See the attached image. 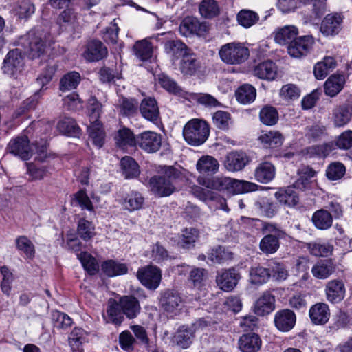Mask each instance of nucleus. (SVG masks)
Instances as JSON below:
<instances>
[{
    "label": "nucleus",
    "instance_id": "1",
    "mask_svg": "<svg viewBox=\"0 0 352 352\" xmlns=\"http://www.w3.org/2000/svg\"><path fill=\"white\" fill-rule=\"evenodd\" d=\"M182 179L181 171L173 166H165L160 175L150 179L148 186L155 197H168L178 190L179 183Z\"/></svg>",
    "mask_w": 352,
    "mask_h": 352
},
{
    "label": "nucleus",
    "instance_id": "2",
    "mask_svg": "<svg viewBox=\"0 0 352 352\" xmlns=\"http://www.w3.org/2000/svg\"><path fill=\"white\" fill-rule=\"evenodd\" d=\"M166 51L173 60L181 58L179 69L184 76L198 75L202 65L187 45H166Z\"/></svg>",
    "mask_w": 352,
    "mask_h": 352
},
{
    "label": "nucleus",
    "instance_id": "3",
    "mask_svg": "<svg viewBox=\"0 0 352 352\" xmlns=\"http://www.w3.org/2000/svg\"><path fill=\"white\" fill-rule=\"evenodd\" d=\"M210 134L208 123L200 119H192L184 126L183 136L185 141L192 146L203 144Z\"/></svg>",
    "mask_w": 352,
    "mask_h": 352
},
{
    "label": "nucleus",
    "instance_id": "4",
    "mask_svg": "<svg viewBox=\"0 0 352 352\" xmlns=\"http://www.w3.org/2000/svg\"><path fill=\"white\" fill-rule=\"evenodd\" d=\"M273 36L277 44H313L315 42L311 35L298 36V28L292 25L277 28Z\"/></svg>",
    "mask_w": 352,
    "mask_h": 352
},
{
    "label": "nucleus",
    "instance_id": "5",
    "mask_svg": "<svg viewBox=\"0 0 352 352\" xmlns=\"http://www.w3.org/2000/svg\"><path fill=\"white\" fill-rule=\"evenodd\" d=\"M221 60L228 64H241L250 56L249 49L245 45H222L219 50Z\"/></svg>",
    "mask_w": 352,
    "mask_h": 352
},
{
    "label": "nucleus",
    "instance_id": "6",
    "mask_svg": "<svg viewBox=\"0 0 352 352\" xmlns=\"http://www.w3.org/2000/svg\"><path fill=\"white\" fill-rule=\"evenodd\" d=\"M7 148L10 153L23 160H29L34 152L30 145V140L25 133L10 140Z\"/></svg>",
    "mask_w": 352,
    "mask_h": 352
},
{
    "label": "nucleus",
    "instance_id": "7",
    "mask_svg": "<svg viewBox=\"0 0 352 352\" xmlns=\"http://www.w3.org/2000/svg\"><path fill=\"white\" fill-rule=\"evenodd\" d=\"M137 277L143 285L150 289H155L160 284L162 272L157 267L148 265L138 270Z\"/></svg>",
    "mask_w": 352,
    "mask_h": 352
},
{
    "label": "nucleus",
    "instance_id": "8",
    "mask_svg": "<svg viewBox=\"0 0 352 352\" xmlns=\"http://www.w3.org/2000/svg\"><path fill=\"white\" fill-rule=\"evenodd\" d=\"M209 25L206 22H200L197 18L187 16L179 25V32L185 36L196 34L204 36L209 30Z\"/></svg>",
    "mask_w": 352,
    "mask_h": 352
},
{
    "label": "nucleus",
    "instance_id": "9",
    "mask_svg": "<svg viewBox=\"0 0 352 352\" xmlns=\"http://www.w3.org/2000/svg\"><path fill=\"white\" fill-rule=\"evenodd\" d=\"M23 57L18 49L10 50L3 60V71L10 76L20 73L23 68Z\"/></svg>",
    "mask_w": 352,
    "mask_h": 352
},
{
    "label": "nucleus",
    "instance_id": "10",
    "mask_svg": "<svg viewBox=\"0 0 352 352\" xmlns=\"http://www.w3.org/2000/svg\"><path fill=\"white\" fill-rule=\"evenodd\" d=\"M137 145L147 153H155L161 147L162 137L155 132L146 131L138 135Z\"/></svg>",
    "mask_w": 352,
    "mask_h": 352
},
{
    "label": "nucleus",
    "instance_id": "11",
    "mask_svg": "<svg viewBox=\"0 0 352 352\" xmlns=\"http://www.w3.org/2000/svg\"><path fill=\"white\" fill-rule=\"evenodd\" d=\"M241 276L235 269L230 268L219 272L216 282L219 288L225 292H230L236 286Z\"/></svg>",
    "mask_w": 352,
    "mask_h": 352
},
{
    "label": "nucleus",
    "instance_id": "12",
    "mask_svg": "<svg viewBox=\"0 0 352 352\" xmlns=\"http://www.w3.org/2000/svg\"><path fill=\"white\" fill-rule=\"evenodd\" d=\"M118 302L122 312L129 319L135 318L140 313V302L132 295L122 296Z\"/></svg>",
    "mask_w": 352,
    "mask_h": 352
},
{
    "label": "nucleus",
    "instance_id": "13",
    "mask_svg": "<svg viewBox=\"0 0 352 352\" xmlns=\"http://www.w3.org/2000/svg\"><path fill=\"white\" fill-rule=\"evenodd\" d=\"M250 162L248 155L241 151H232L226 156L225 167L228 171L236 172L241 170Z\"/></svg>",
    "mask_w": 352,
    "mask_h": 352
},
{
    "label": "nucleus",
    "instance_id": "14",
    "mask_svg": "<svg viewBox=\"0 0 352 352\" xmlns=\"http://www.w3.org/2000/svg\"><path fill=\"white\" fill-rule=\"evenodd\" d=\"M342 16L338 13L327 14L322 22L321 32L326 36H333L338 34L342 28Z\"/></svg>",
    "mask_w": 352,
    "mask_h": 352
},
{
    "label": "nucleus",
    "instance_id": "15",
    "mask_svg": "<svg viewBox=\"0 0 352 352\" xmlns=\"http://www.w3.org/2000/svg\"><path fill=\"white\" fill-rule=\"evenodd\" d=\"M352 118V104L346 102L336 107L332 111V120L336 127L346 125Z\"/></svg>",
    "mask_w": 352,
    "mask_h": 352
},
{
    "label": "nucleus",
    "instance_id": "16",
    "mask_svg": "<svg viewBox=\"0 0 352 352\" xmlns=\"http://www.w3.org/2000/svg\"><path fill=\"white\" fill-rule=\"evenodd\" d=\"M275 309V297L269 292H264L255 302L254 311L258 316H263L272 312Z\"/></svg>",
    "mask_w": 352,
    "mask_h": 352
},
{
    "label": "nucleus",
    "instance_id": "17",
    "mask_svg": "<svg viewBox=\"0 0 352 352\" xmlns=\"http://www.w3.org/2000/svg\"><path fill=\"white\" fill-rule=\"evenodd\" d=\"M296 314L290 309H283L275 314L274 323L278 329L289 331L295 325Z\"/></svg>",
    "mask_w": 352,
    "mask_h": 352
},
{
    "label": "nucleus",
    "instance_id": "18",
    "mask_svg": "<svg viewBox=\"0 0 352 352\" xmlns=\"http://www.w3.org/2000/svg\"><path fill=\"white\" fill-rule=\"evenodd\" d=\"M238 344L241 352H258L261 349L262 340L258 334L245 333L239 338Z\"/></svg>",
    "mask_w": 352,
    "mask_h": 352
},
{
    "label": "nucleus",
    "instance_id": "19",
    "mask_svg": "<svg viewBox=\"0 0 352 352\" xmlns=\"http://www.w3.org/2000/svg\"><path fill=\"white\" fill-rule=\"evenodd\" d=\"M160 304L166 311L173 313L180 309L182 300L177 292L168 289L163 294Z\"/></svg>",
    "mask_w": 352,
    "mask_h": 352
},
{
    "label": "nucleus",
    "instance_id": "20",
    "mask_svg": "<svg viewBox=\"0 0 352 352\" xmlns=\"http://www.w3.org/2000/svg\"><path fill=\"white\" fill-rule=\"evenodd\" d=\"M114 139L119 148L127 151L129 148H133L137 145L138 136L135 137L129 129L124 127L118 131Z\"/></svg>",
    "mask_w": 352,
    "mask_h": 352
},
{
    "label": "nucleus",
    "instance_id": "21",
    "mask_svg": "<svg viewBox=\"0 0 352 352\" xmlns=\"http://www.w3.org/2000/svg\"><path fill=\"white\" fill-rule=\"evenodd\" d=\"M325 291L329 302L332 303L340 302L345 295L344 284L340 280H331L327 283Z\"/></svg>",
    "mask_w": 352,
    "mask_h": 352
},
{
    "label": "nucleus",
    "instance_id": "22",
    "mask_svg": "<svg viewBox=\"0 0 352 352\" xmlns=\"http://www.w3.org/2000/svg\"><path fill=\"white\" fill-rule=\"evenodd\" d=\"M157 80L167 91L175 95L181 96L185 99H190V94L184 91L182 87L177 85V82L164 74H160L157 76Z\"/></svg>",
    "mask_w": 352,
    "mask_h": 352
},
{
    "label": "nucleus",
    "instance_id": "23",
    "mask_svg": "<svg viewBox=\"0 0 352 352\" xmlns=\"http://www.w3.org/2000/svg\"><path fill=\"white\" fill-rule=\"evenodd\" d=\"M330 311L327 304L323 302L316 303L309 309V317L315 324H324L329 319Z\"/></svg>",
    "mask_w": 352,
    "mask_h": 352
},
{
    "label": "nucleus",
    "instance_id": "24",
    "mask_svg": "<svg viewBox=\"0 0 352 352\" xmlns=\"http://www.w3.org/2000/svg\"><path fill=\"white\" fill-rule=\"evenodd\" d=\"M140 111L142 116L151 122L156 121L160 116L157 101L153 98H144L140 105Z\"/></svg>",
    "mask_w": 352,
    "mask_h": 352
},
{
    "label": "nucleus",
    "instance_id": "25",
    "mask_svg": "<svg viewBox=\"0 0 352 352\" xmlns=\"http://www.w3.org/2000/svg\"><path fill=\"white\" fill-rule=\"evenodd\" d=\"M118 302L115 300H109L107 304L106 314H103V318L107 323H112L120 325L124 320Z\"/></svg>",
    "mask_w": 352,
    "mask_h": 352
},
{
    "label": "nucleus",
    "instance_id": "26",
    "mask_svg": "<svg viewBox=\"0 0 352 352\" xmlns=\"http://www.w3.org/2000/svg\"><path fill=\"white\" fill-rule=\"evenodd\" d=\"M226 192L230 195L246 193L256 190L257 185L244 180L229 177Z\"/></svg>",
    "mask_w": 352,
    "mask_h": 352
},
{
    "label": "nucleus",
    "instance_id": "27",
    "mask_svg": "<svg viewBox=\"0 0 352 352\" xmlns=\"http://www.w3.org/2000/svg\"><path fill=\"white\" fill-rule=\"evenodd\" d=\"M254 74L259 78L272 80L277 76V67L271 60L264 61L255 67Z\"/></svg>",
    "mask_w": 352,
    "mask_h": 352
},
{
    "label": "nucleus",
    "instance_id": "28",
    "mask_svg": "<svg viewBox=\"0 0 352 352\" xmlns=\"http://www.w3.org/2000/svg\"><path fill=\"white\" fill-rule=\"evenodd\" d=\"M335 271V266L331 260H321L316 263L311 267L313 276L318 279H326Z\"/></svg>",
    "mask_w": 352,
    "mask_h": 352
},
{
    "label": "nucleus",
    "instance_id": "29",
    "mask_svg": "<svg viewBox=\"0 0 352 352\" xmlns=\"http://www.w3.org/2000/svg\"><path fill=\"white\" fill-rule=\"evenodd\" d=\"M120 203L124 208L129 212L140 210L144 203V198L141 193L137 191H131L124 197Z\"/></svg>",
    "mask_w": 352,
    "mask_h": 352
},
{
    "label": "nucleus",
    "instance_id": "30",
    "mask_svg": "<svg viewBox=\"0 0 352 352\" xmlns=\"http://www.w3.org/2000/svg\"><path fill=\"white\" fill-rule=\"evenodd\" d=\"M344 84L345 77L343 75L333 74L324 83V92L327 95L333 97L343 89Z\"/></svg>",
    "mask_w": 352,
    "mask_h": 352
},
{
    "label": "nucleus",
    "instance_id": "31",
    "mask_svg": "<svg viewBox=\"0 0 352 352\" xmlns=\"http://www.w3.org/2000/svg\"><path fill=\"white\" fill-rule=\"evenodd\" d=\"M276 168L274 166L268 162L261 163L255 170V177L261 183L267 184L271 182L275 177Z\"/></svg>",
    "mask_w": 352,
    "mask_h": 352
},
{
    "label": "nucleus",
    "instance_id": "32",
    "mask_svg": "<svg viewBox=\"0 0 352 352\" xmlns=\"http://www.w3.org/2000/svg\"><path fill=\"white\" fill-rule=\"evenodd\" d=\"M103 274L109 277H114L127 273L128 267L124 263L114 260H107L101 265Z\"/></svg>",
    "mask_w": 352,
    "mask_h": 352
},
{
    "label": "nucleus",
    "instance_id": "33",
    "mask_svg": "<svg viewBox=\"0 0 352 352\" xmlns=\"http://www.w3.org/2000/svg\"><path fill=\"white\" fill-rule=\"evenodd\" d=\"M219 168V164L218 161L210 155L202 156L196 164V168L201 174H214L218 171Z\"/></svg>",
    "mask_w": 352,
    "mask_h": 352
},
{
    "label": "nucleus",
    "instance_id": "34",
    "mask_svg": "<svg viewBox=\"0 0 352 352\" xmlns=\"http://www.w3.org/2000/svg\"><path fill=\"white\" fill-rule=\"evenodd\" d=\"M311 221L316 228L324 230L331 227L333 216L327 210L320 209L313 214Z\"/></svg>",
    "mask_w": 352,
    "mask_h": 352
},
{
    "label": "nucleus",
    "instance_id": "35",
    "mask_svg": "<svg viewBox=\"0 0 352 352\" xmlns=\"http://www.w3.org/2000/svg\"><path fill=\"white\" fill-rule=\"evenodd\" d=\"M193 337L192 329L184 325L179 327L175 333L173 341L178 346L182 349H187L192 344Z\"/></svg>",
    "mask_w": 352,
    "mask_h": 352
},
{
    "label": "nucleus",
    "instance_id": "36",
    "mask_svg": "<svg viewBox=\"0 0 352 352\" xmlns=\"http://www.w3.org/2000/svg\"><path fill=\"white\" fill-rule=\"evenodd\" d=\"M275 197L279 202L288 206H296L299 200L298 195L293 186L280 188L275 193Z\"/></svg>",
    "mask_w": 352,
    "mask_h": 352
},
{
    "label": "nucleus",
    "instance_id": "37",
    "mask_svg": "<svg viewBox=\"0 0 352 352\" xmlns=\"http://www.w3.org/2000/svg\"><path fill=\"white\" fill-rule=\"evenodd\" d=\"M208 259L213 263L223 264L233 258V254L223 246L212 248L208 254Z\"/></svg>",
    "mask_w": 352,
    "mask_h": 352
},
{
    "label": "nucleus",
    "instance_id": "38",
    "mask_svg": "<svg viewBox=\"0 0 352 352\" xmlns=\"http://www.w3.org/2000/svg\"><path fill=\"white\" fill-rule=\"evenodd\" d=\"M198 183L208 188L216 190L218 191H227L229 181L228 177H216L211 179H204L199 177Z\"/></svg>",
    "mask_w": 352,
    "mask_h": 352
},
{
    "label": "nucleus",
    "instance_id": "39",
    "mask_svg": "<svg viewBox=\"0 0 352 352\" xmlns=\"http://www.w3.org/2000/svg\"><path fill=\"white\" fill-rule=\"evenodd\" d=\"M270 276L269 269L260 265L252 267L249 272L250 282L252 285H263L269 280Z\"/></svg>",
    "mask_w": 352,
    "mask_h": 352
},
{
    "label": "nucleus",
    "instance_id": "40",
    "mask_svg": "<svg viewBox=\"0 0 352 352\" xmlns=\"http://www.w3.org/2000/svg\"><path fill=\"white\" fill-rule=\"evenodd\" d=\"M57 129L60 133L71 137L79 136L81 131L76 121L71 118H64L59 120Z\"/></svg>",
    "mask_w": 352,
    "mask_h": 352
},
{
    "label": "nucleus",
    "instance_id": "41",
    "mask_svg": "<svg viewBox=\"0 0 352 352\" xmlns=\"http://www.w3.org/2000/svg\"><path fill=\"white\" fill-rule=\"evenodd\" d=\"M120 166L126 179H133L140 175V171L138 163L129 156L122 158Z\"/></svg>",
    "mask_w": 352,
    "mask_h": 352
},
{
    "label": "nucleus",
    "instance_id": "42",
    "mask_svg": "<svg viewBox=\"0 0 352 352\" xmlns=\"http://www.w3.org/2000/svg\"><path fill=\"white\" fill-rule=\"evenodd\" d=\"M88 132L89 139L93 144L96 146L101 148L104 143L105 133L100 122H91L90 126H88Z\"/></svg>",
    "mask_w": 352,
    "mask_h": 352
},
{
    "label": "nucleus",
    "instance_id": "43",
    "mask_svg": "<svg viewBox=\"0 0 352 352\" xmlns=\"http://www.w3.org/2000/svg\"><path fill=\"white\" fill-rule=\"evenodd\" d=\"M258 140L266 148H276L282 145L283 137L278 131H270L263 133Z\"/></svg>",
    "mask_w": 352,
    "mask_h": 352
},
{
    "label": "nucleus",
    "instance_id": "44",
    "mask_svg": "<svg viewBox=\"0 0 352 352\" xmlns=\"http://www.w3.org/2000/svg\"><path fill=\"white\" fill-rule=\"evenodd\" d=\"M199 237V232L193 228H185L179 236L178 244L184 248H190L195 245Z\"/></svg>",
    "mask_w": 352,
    "mask_h": 352
},
{
    "label": "nucleus",
    "instance_id": "45",
    "mask_svg": "<svg viewBox=\"0 0 352 352\" xmlns=\"http://www.w3.org/2000/svg\"><path fill=\"white\" fill-rule=\"evenodd\" d=\"M105 45H87L83 53V57L89 62L99 61L107 55Z\"/></svg>",
    "mask_w": 352,
    "mask_h": 352
},
{
    "label": "nucleus",
    "instance_id": "46",
    "mask_svg": "<svg viewBox=\"0 0 352 352\" xmlns=\"http://www.w3.org/2000/svg\"><path fill=\"white\" fill-rule=\"evenodd\" d=\"M173 38V33L168 32L138 41L135 44H151L152 43H161L162 44H184L180 41H175Z\"/></svg>",
    "mask_w": 352,
    "mask_h": 352
},
{
    "label": "nucleus",
    "instance_id": "47",
    "mask_svg": "<svg viewBox=\"0 0 352 352\" xmlns=\"http://www.w3.org/2000/svg\"><path fill=\"white\" fill-rule=\"evenodd\" d=\"M85 332L81 328H74L69 337V343L73 352H83L82 343Z\"/></svg>",
    "mask_w": 352,
    "mask_h": 352
},
{
    "label": "nucleus",
    "instance_id": "48",
    "mask_svg": "<svg viewBox=\"0 0 352 352\" xmlns=\"http://www.w3.org/2000/svg\"><path fill=\"white\" fill-rule=\"evenodd\" d=\"M256 89L250 85H241L236 91L237 100L241 104H248L256 98Z\"/></svg>",
    "mask_w": 352,
    "mask_h": 352
},
{
    "label": "nucleus",
    "instance_id": "49",
    "mask_svg": "<svg viewBox=\"0 0 352 352\" xmlns=\"http://www.w3.org/2000/svg\"><path fill=\"white\" fill-rule=\"evenodd\" d=\"M201 15L206 19H212L219 14V8L214 0H203L199 6Z\"/></svg>",
    "mask_w": 352,
    "mask_h": 352
},
{
    "label": "nucleus",
    "instance_id": "50",
    "mask_svg": "<svg viewBox=\"0 0 352 352\" xmlns=\"http://www.w3.org/2000/svg\"><path fill=\"white\" fill-rule=\"evenodd\" d=\"M84 269L91 275L96 274L99 270V265L96 259L90 254L83 252L77 254Z\"/></svg>",
    "mask_w": 352,
    "mask_h": 352
},
{
    "label": "nucleus",
    "instance_id": "51",
    "mask_svg": "<svg viewBox=\"0 0 352 352\" xmlns=\"http://www.w3.org/2000/svg\"><path fill=\"white\" fill-rule=\"evenodd\" d=\"M95 227L91 222L80 219L78 223L77 233L84 241H89L95 236Z\"/></svg>",
    "mask_w": 352,
    "mask_h": 352
},
{
    "label": "nucleus",
    "instance_id": "52",
    "mask_svg": "<svg viewBox=\"0 0 352 352\" xmlns=\"http://www.w3.org/2000/svg\"><path fill=\"white\" fill-rule=\"evenodd\" d=\"M259 19L258 14L250 10H242L237 14L239 23L248 28L257 23Z\"/></svg>",
    "mask_w": 352,
    "mask_h": 352
},
{
    "label": "nucleus",
    "instance_id": "53",
    "mask_svg": "<svg viewBox=\"0 0 352 352\" xmlns=\"http://www.w3.org/2000/svg\"><path fill=\"white\" fill-rule=\"evenodd\" d=\"M80 81V75L78 72H69L61 78L60 82V89L62 91L75 89L79 84Z\"/></svg>",
    "mask_w": 352,
    "mask_h": 352
},
{
    "label": "nucleus",
    "instance_id": "54",
    "mask_svg": "<svg viewBox=\"0 0 352 352\" xmlns=\"http://www.w3.org/2000/svg\"><path fill=\"white\" fill-rule=\"evenodd\" d=\"M280 247V242L271 235L266 234L260 241L259 248L265 254L275 253Z\"/></svg>",
    "mask_w": 352,
    "mask_h": 352
},
{
    "label": "nucleus",
    "instance_id": "55",
    "mask_svg": "<svg viewBox=\"0 0 352 352\" xmlns=\"http://www.w3.org/2000/svg\"><path fill=\"white\" fill-rule=\"evenodd\" d=\"M77 20V14L71 8L64 10L57 18V23L61 28L66 29L67 27H73Z\"/></svg>",
    "mask_w": 352,
    "mask_h": 352
},
{
    "label": "nucleus",
    "instance_id": "56",
    "mask_svg": "<svg viewBox=\"0 0 352 352\" xmlns=\"http://www.w3.org/2000/svg\"><path fill=\"white\" fill-rule=\"evenodd\" d=\"M259 118L263 124L272 126L277 122L278 114L274 107L266 106L260 111Z\"/></svg>",
    "mask_w": 352,
    "mask_h": 352
},
{
    "label": "nucleus",
    "instance_id": "57",
    "mask_svg": "<svg viewBox=\"0 0 352 352\" xmlns=\"http://www.w3.org/2000/svg\"><path fill=\"white\" fill-rule=\"evenodd\" d=\"M16 245L17 249L22 252L27 258H32L34 256V245L28 237L21 236L16 238Z\"/></svg>",
    "mask_w": 352,
    "mask_h": 352
},
{
    "label": "nucleus",
    "instance_id": "58",
    "mask_svg": "<svg viewBox=\"0 0 352 352\" xmlns=\"http://www.w3.org/2000/svg\"><path fill=\"white\" fill-rule=\"evenodd\" d=\"M279 95L286 101L297 100L300 96V90L295 84H287L280 89Z\"/></svg>",
    "mask_w": 352,
    "mask_h": 352
},
{
    "label": "nucleus",
    "instance_id": "59",
    "mask_svg": "<svg viewBox=\"0 0 352 352\" xmlns=\"http://www.w3.org/2000/svg\"><path fill=\"white\" fill-rule=\"evenodd\" d=\"M346 173V168L340 162H333L330 164L327 170L326 175L329 180L336 181L344 177Z\"/></svg>",
    "mask_w": 352,
    "mask_h": 352
},
{
    "label": "nucleus",
    "instance_id": "60",
    "mask_svg": "<svg viewBox=\"0 0 352 352\" xmlns=\"http://www.w3.org/2000/svg\"><path fill=\"white\" fill-rule=\"evenodd\" d=\"M308 249L316 256H327L331 253L333 246L327 243H310L308 244Z\"/></svg>",
    "mask_w": 352,
    "mask_h": 352
},
{
    "label": "nucleus",
    "instance_id": "61",
    "mask_svg": "<svg viewBox=\"0 0 352 352\" xmlns=\"http://www.w3.org/2000/svg\"><path fill=\"white\" fill-rule=\"evenodd\" d=\"M268 266L270 274L274 280L283 281L287 278L288 272L283 264L272 261Z\"/></svg>",
    "mask_w": 352,
    "mask_h": 352
},
{
    "label": "nucleus",
    "instance_id": "62",
    "mask_svg": "<svg viewBox=\"0 0 352 352\" xmlns=\"http://www.w3.org/2000/svg\"><path fill=\"white\" fill-rule=\"evenodd\" d=\"M1 274L3 276L1 283L2 292L6 295H9L12 289V283L14 280V276L10 270L6 265L1 267Z\"/></svg>",
    "mask_w": 352,
    "mask_h": 352
},
{
    "label": "nucleus",
    "instance_id": "63",
    "mask_svg": "<svg viewBox=\"0 0 352 352\" xmlns=\"http://www.w3.org/2000/svg\"><path fill=\"white\" fill-rule=\"evenodd\" d=\"M72 204L74 206H79L82 210L93 211L94 207L87 193L83 190L76 192L72 199Z\"/></svg>",
    "mask_w": 352,
    "mask_h": 352
},
{
    "label": "nucleus",
    "instance_id": "64",
    "mask_svg": "<svg viewBox=\"0 0 352 352\" xmlns=\"http://www.w3.org/2000/svg\"><path fill=\"white\" fill-rule=\"evenodd\" d=\"M27 173L30 181H36L47 177L48 170L45 166H37L33 164H27Z\"/></svg>",
    "mask_w": 352,
    "mask_h": 352
}]
</instances>
